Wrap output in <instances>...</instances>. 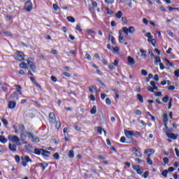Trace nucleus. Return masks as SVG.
<instances>
[{
    "label": "nucleus",
    "instance_id": "nucleus-35",
    "mask_svg": "<svg viewBox=\"0 0 179 179\" xmlns=\"http://www.w3.org/2000/svg\"><path fill=\"white\" fill-rule=\"evenodd\" d=\"M103 131V129H102V128L100 127H98L96 128V132H98L99 134V135H101Z\"/></svg>",
    "mask_w": 179,
    "mask_h": 179
},
{
    "label": "nucleus",
    "instance_id": "nucleus-25",
    "mask_svg": "<svg viewBox=\"0 0 179 179\" xmlns=\"http://www.w3.org/2000/svg\"><path fill=\"white\" fill-rule=\"evenodd\" d=\"M115 17H116L117 19H121V17H122V12L118 11V12L115 14Z\"/></svg>",
    "mask_w": 179,
    "mask_h": 179
},
{
    "label": "nucleus",
    "instance_id": "nucleus-38",
    "mask_svg": "<svg viewBox=\"0 0 179 179\" xmlns=\"http://www.w3.org/2000/svg\"><path fill=\"white\" fill-rule=\"evenodd\" d=\"M41 164L42 169L43 170H45L46 167H48V164H47V163H42Z\"/></svg>",
    "mask_w": 179,
    "mask_h": 179
},
{
    "label": "nucleus",
    "instance_id": "nucleus-60",
    "mask_svg": "<svg viewBox=\"0 0 179 179\" xmlns=\"http://www.w3.org/2000/svg\"><path fill=\"white\" fill-rule=\"evenodd\" d=\"M167 171H169V173H173V171H174V168L173 166L169 167Z\"/></svg>",
    "mask_w": 179,
    "mask_h": 179
},
{
    "label": "nucleus",
    "instance_id": "nucleus-1",
    "mask_svg": "<svg viewBox=\"0 0 179 179\" xmlns=\"http://www.w3.org/2000/svg\"><path fill=\"white\" fill-rule=\"evenodd\" d=\"M20 68H22V69H28V75H31V76H33V73H36V65L33 62V59H28L27 60V62H23L20 64ZM31 69V71H30Z\"/></svg>",
    "mask_w": 179,
    "mask_h": 179
},
{
    "label": "nucleus",
    "instance_id": "nucleus-64",
    "mask_svg": "<svg viewBox=\"0 0 179 179\" xmlns=\"http://www.w3.org/2000/svg\"><path fill=\"white\" fill-rule=\"evenodd\" d=\"M155 62H160V61H162V60L160 59V57H155Z\"/></svg>",
    "mask_w": 179,
    "mask_h": 179
},
{
    "label": "nucleus",
    "instance_id": "nucleus-54",
    "mask_svg": "<svg viewBox=\"0 0 179 179\" xmlns=\"http://www.w3.org/2000/svg\"><path fill=\"white\" fill-rule=\"evenodd\" d=\"M106 12H107L108 15H113V10H111L108 8H106Z\"/></svg>",
    "mask_w": 179,
    "mask_h": 179
},
{
    "label": "nucleus",
    "instance_id": "nucleus-32",
    "mask_svg": "<svg viewBox=\"0 0 179 179\" xmlns=\"http://www.w3.org/2000/svg\"><path fill=\"white\" fill-rule=\"evenodd\" d=\"M137 97H138V100H139V101L141 102V103H143V96H142V95H141V94H138L137 95Z\"/></svg>",
    "mask_w": 179,
    "mask_h": 179
},
{
    "label": "nucleus",
    "instance_id": "nucleus-33",
    "mask_svg": "<svg viewBox=\"0 0 179 179\" xmlns=\"http://www.w3.org/2000/svg\"><path fill=\"white\" fill-rule=\"evenodd\" d=\"M140 52L141 53V57L146 58V51L143 50H140Z\"/></svg>",
    "mask_w": 179,
    "mask_h": 179
},
{
    "label": "nucleus",
    "instance_id": "nucleus-3",
    "mask_svg": "<svg viewBox=\"0 0 179 179\" xmlns=\"http://www.w3.org/2000/svg\"><path fill=\"white\" fill-rule=\"evenodd\" d=\"M123 31L125 34H127V36H128V34H134V33H135V27H129V28H127V27H123Z\"/></svg>",
    "mask_w": 179,
    "mask_h": 179
},
{
    "label": "nucleus",
    "instance_id": "nucleus-43",
    "mask_svg": "<svg viewBox=\"0 0 179 179\" xmlns=\"http://www.w3.org/2000/svg\"><path fill=\"white\" fill-rule=\"evenodd\" d=\"M125 141H127V138L124 136L121 137L120 142H121V143H125Z\"/></svg>",
    "mask_w": 179,
    "mask_h": 179
},
{
    "label": "nucleus",
    "instance_id": "nucleus-55",
    "mask_svg": "<svg viewBox=\"0 0 179 179\" xmlns=\"http://www.w3.org/2000/svg\"><path fill=\"white\" fill-rule=\"evenodd\" d=\"M63 75H64V76H66V78H71V74H69V73L64 72V73H63Z\"/></svg>",
    "mask_w": 179,
    "mask_h": 179
},
{
    "label": "nucleus",
    "instance_id": "nucleus-15",
    "mask_svg": "<svg viewBox=\"0 0 179 179\" xmlns=\"http://www.w3.org/2000/svg\"><path fill=\"white\" fill-rule=\"evenodd\" d=\"M166 136H168V138H169V139H177V136H176V134H173V133H166Z\"/></svg>",
    "mask_w": 179,
    "mask_h": 179
},
{
    "label": "nucleus",
    "instance_id": "nucleus-41",
    "mask_svg": "<svg viewBox=\"0 0 179 179\" xmlns=\"http://www.w3.org/2000/svg\"><path fill=\"white\" fill-rule=\"evenodd\" d=\"M162 101H163L164 103H167V101H169V96L166 95L165 97H164V98L162 99Z\"/></svg>",
    "mask_w": 179,
    "mask_h": 179
},
{
    "label": "nucleus",
    "instance_id": "nucleus-11",
    "mask_svg": "<svg viewBox=\"0 0 179 179\" xmlns=\"http://www.w3.org/2000/svg\"><path fill=\"white\" fill-rule=\"evenodd\" d=\"M10 99H12V100H19V94H17V92H14L10 95Z\"/></svg>",
    "mask_w": 179,
    "mask_h": 179
},
{
    "label": "nucleus",
    "instance_id": "nucleus-10",
    "mask_svg": "<svg viewBox=\"0 0 179 179\" xmlns=\"http://www.w3.org/2000/svg\"><path fill=\"white\" fill-rule=\"evenodd\" d=\"M49 120L50 124H55L57 119L55 117V114H54V113H50L49 114Z\"/></svg>",
    "mask_w": 179,
    "mask_h": 179
},
{
    "label": "nucleus",
    "instance_id": "nucleus-48",
    "mask_svg": "<svg viewBox=\"0 0 179 179\" xmlns=\"http://www.w3.org/2000/svg\"><path fill=\"white\" fill-rule=\"evenodd\" d=\"M148 53L151 55L152 57H155V55L153 54L152 49L148 50Z\"/></svg>",
    "mask_w": 179,
    "mask_h": 179
},
{
    "label": "nucleus",
    "instance_id": "nucleus-7",
    "mask_svg": "<svg viewBox=\"0 0 179 179\" xmlns=\"http://www.w3.org/2000/svg\"><path fill=\"white\" fill-rule=\"evenodd\" d=\"M124 134L129 139H132V137L135 136V132L134 131L124 130Z\"/></svg>",
    "mask_w": 179,
    "mask_h": 179
},
{
    "label": "nucleus",
    "instance_id": "nucleus-31",
    "mask_svg": "<svg viewBox=\"0 0 179 179\" xmlns=\"http://www.w3.org/2000/svg\"><path fill=\"white\" fill-rule=\"evenodd\" d=\"M24 160H25V162H27V163H31V159H30V157H29V156H25L24 158Z\"/></svg>",
    "mask_w": 179,
    "mask_h": 179
},
{
    "label": "nucleus",
    "instance_id": "nucleus-37",
    "mask_svg": "<svg viewBox=\"0 0 179 179\" xmlns=\"http://www.w3.org/2000/svg\"><path fill=\"white\" fill-rule=\"evenodd\" d=\"M113 52H120V47L116 46V47L113 48Z\"/></svg>",
    "mask_w": 179,
    "mask_h": 179
},
{
    "label": "nucleus",
    "instance_id": "nucleus-57",
    "mask_svg": "<svg viewBox=\"0 0 179 179\" xmlns=\"http://www.w3.org/2000/svg\"><path fill=\"white\" fill-rule=\"evenodd\" d=\"M148 176H149V171H145L143 174L144 178H148Z\"/></svg>",
    "mask_w": 179,
    "mask_h": 179
},
{
    "label": "nucleus",
    "instance_id": "nucleus-47",
    "mask_svg": "<svg viewBox=\"0 0 179 179\" xmlns=\"http://www.w3.org/2000/svg\"><path fill=\"white\" fill-rule=\"evenodd\" d=\"M172 101H173V98H171L170 101H169V105H168L169 110H170L171 108V102Z\"/></svg>",
    "mask_w": 179,
    "mask_h": 179
},
{
    "label": "nucleus",
    "instance_id": "nucleus-20",
    "mask_svg": "<svg viewBox=\"0 0 179 179\" xmlns=\"http://www.w3.org/2000/svg\"><path fill=\"white\" fill-rule=\"evenodd\" d=\"M68 156L70 159H73V157H75V152H73V150H71L69 152Z\"/></svg>",
    "mask_w": 179,
    "mask_h": 179
},
{
    "label": "nucleus",
    "instance_id": "nucleus-22",
    "mask_svg": "<svg viewBox=\"0 0 179 179\" xmlns=\"http://www.w3.org/2000/svg\"><path fill=\"white\" fill-rule=\"evenodd\" d=\"M67 20L69 22H71V23H75V22H76V20H75V17H73L72 16H68L67 17Z\"/></svg>",
    "mask_w": 179,
    "mask_h": 179
},
{
    "label": "nucleus",
    "instance_id": "nucleus-62",
    "mask_svg": "<svg viewBox=\"0 0 179 179\" xmlns=\"http://www.w3.org/2000/svg\"><path fill=\"white\" fill-rule=\"evenodd\" d=\"M76 30H78V31H80V33H82V29H80V27L79 25L76 26Z\"/></svg>",
    "mask_w": 179,
    "mask_h": 179
},
{
    "label": "nucleus",
    "instance_id": "nucleus-44",
    "mask_svg": "<svg viewBox=\"0 0 179 179\" xmlns=\"http://www.w3.org/2000/svg\"><path fill=\"white\" fill-rule=\"evenodd\" d=\"M168 9L169 10V12H171V10H179L178 8H173V7H171V6H168Z\"/></svg>",
    "mask_w": 179,
    "mask_h": 179
},
{
    "label": "nucleus",
    "instance_id": "nucleus-24",
    "mask_svg": "<svg viewBox=\"0 0 179 179\" xmlns=\"http://www.w3.org/2000/svg\"><path fill=\"white\" fill-rule=\"evenodd\" d=\"M168 173H169V171L167 169H165L162 172V176H163V177H164V178H167Z\"/></svg>",
    "mask_w": 179,
    "mask_h": 179
},
{
    "label": "nucleus",
    "instance_id": "nucleus-14",
    "mask_svg": "<svg viewBox=\"0 0 179 179\" xmlns=\"http://www.w3.org/2000/svg\"><path fill=\"white\" fill-rule=\"evenodd\" d=\"M133 150L135 152V156H136V157H142V152H141V151L138 150L136 148H134Z\"/></svg>",
    "mask_w": 179,
    "mask_h": 179
},
{
    "label": "nucleus",
    "instance_id": "nucleus-63",
    "mask_svg": "<svg viewBox=\"0 0 179 179\" xmlns=\"http://www.w3.org/2000/svg\"><path fill=\"white\" fill-rule=\"evenodd\" d=\"M114 66H118V60L115 59L113 62Z\"/></svg>",
    "mask_w": 179,
    "mask_h": 179
},
{
    "label": "nucleus",
    "instance_id": "nucleus-8",
    "mask_svg": "<svg viewBox=\"0 0 179 179\" xmlns=\"http://www.w3.org/2000/svg\"><path fill=\"white\" fill-rule=\"evenodd\" d=\"M34 153H35V155H45V153H50V152L45 151V150H44V149L40 150V149L36 148L34 150Z\"/></svg>",
    "mask_w": 179,
    "mask_h": 179
},
{
    "label": "nucleus",
    "instance_id": "nucleus-42",
    "mask_svg": "<svg viewBox=\"0 0 179 179\" xmlns=\"http://www.w3.org/2000/svg\"><path fill=\"white\" fill-rule=\"evenodd\" d=\"M165 61L166 62V65H170V66H174V64L171 62H170V61H169V59H165Z\"/></svg>",
    "mask_w": 179,
    "mask_h": 179
},
{
    "label": "nucleus",
    "instance_id": "nucleus-2",
    "mask_svg": "<svg viewBox=\"0 0 179 179\" xmlns=\"http://www.w3.org/2000/svg\"><path fill=\"white\" fill-rule=\"evenodd\" d=\"M27 135L28 138H29V139H31V142H36V143L40 142V139H38V137L35 136L31 132L27 133L26 129L23 130L22 131H20L21 141L24 142V141H26Z\"/></svg>",
    "mask_w": 179,
    "mask_h": 179
},
{
    "label": "nucleus",
    "instance_id": "nucleus-16",
    "mask_svg": "<svg viewBox=\"0 0 179 179\" xmlns=\"http://www.w3.org/2000/svg\"><path fill=\"white\" fill-rule=\"evenodd\" d=\"M163 122L164 124H169V117L167 113H164L163 115Z\"/></svg>",
    "mask_w": 179,
    "mask_h": 179
},
{
    "label": "nucleus",
    "instance_id": "nucleus-17",
    "mask_svg": "<svg viewBox=\"0 0 179 179\" xmlns=\"http://www.w3.org/2000/svg\"><path fill=\"white\" fill-rule=\"evenodd\" d=\"M128 62L130 65H135V59L134 58L131 57V56H129L127 57Z\"/></svg>",
    "mask_w": 179,
    "mask_h": 179
},
{
    "label": "nucleus",
    "instance_id": "nucleus-61",
    "mask_svg": "<svg viewBox=\"0 0 179 179\" xmlns=\"http://www.w3.org/2000/svg\"><path fill=\"white\" fill-rule=\"evenodd\" d=\"M143 23H144V24H148L149 22L148 21V20L146 18H143Z\"/></svg>",
    "mask_w": 179,
    "mask_h": 179
},
{
    "label": "nucleus",
    "instance_id": "nucleus-30",
    "mask_svg": "<svg viewBox=\"0 0 179 179\" xmlns=\"http://www.w3.org/2000/svg\"><path fill=\"white\" fill-rule=\"evenodd\" d=\"M85 59H87L88 61H92V56L89 53H86Z\"/></svg>",
    "mask_w": 179,
    "mask_h": 179
},
{
    "label": "nucleus",
    "instance_id": "nucleus-18",
    "mask_svg": "<svg viewBox=\"0 0 179 179\" xmlns=\"http://www.w3.org/2000/svg\"><path fill=\"white\" fill-rule=\"evenodd\" d=\"M8 148L12 152H16V145L9 144Z\"/></svg>",
    "mask_w": 179,
    "mask_h": 179
},
{
    "label": "nucleus",
    "instance_id": "nucleus-51",
    "mask_svg": "<svg viewBox=\"0 0 179 179\" xmlns=\"http://www.w3.org/2000/svg\"><path fill=\"white\" fill-rule=\"evenodd\" d=\"M15 159V161L17 162V163H20V157H19V155H16Z\"/></svg>",
    "mask_w": 179,
    "mask_h": 179
},
{
    "label": "nucleus",
    "instance_id": "nucleus-9",
    "mask_svg": "<svg viewBox=\"0 0 179 179\" xmlns=\"http://www.w3.org/2000/svg\"><path fill=\"white\" fill-rule=\"evenodd\" d=\"M8 139L9 141H11V142H13V143H16L17 142H19V141H20V138H19V137H17V136H8Z\"/></svg>",
    "mask_w": 179,
    "mask_h": 179
},
{
    "label": "nucleus",
    "instance_id": "nucleus-34",
    "mask_svg": "<svg viewBox=\"0 0 179 179\" xmlns=\"http://www.w3.org/2000/svg\"><path fill=\"white\" fill-rule=\"evenodd\" d=\"M167 124L168 123H166V124H164V132L167 134H169V127L167 126Z\"/></svg>",
    "mask_w": 179,
    "mask_h": 179
},
{
    "label": "nucleus",
    "instance_id": "nucleus-12",
    "mask_svg": "<svg viewBox=\"0 0 179 179\" xmlns=\"http://www.w3.org/2000/svg\"><path fill=\"white\" fill-rule=\"evenodd\" d=\"M16 107V102L11 101L8 102V108H10V110H13Z\"/></svg>",
    "mask_w": 179,
    "mask_h": 179
},
{
    "label": "nucleus",
    "instance_id": "nucleus-21",
    "mask_svg": "<svg viewBox=\"0 0 179 179\" xmlns=\"http://www.w3.org/2000/svg\"><path fill=\"white\" fill-rule=\"evenodd\" d=\"M0 142L1 143H6V142H8V139L3 136H0Z\"/></svg>",
    "mask_w": 179,
    "mask_h": 179
},
{
    "label": "nucleus",
    "instance_id": "nucleus-36",
    "mask_svg": "<svg viewBox=\"0 0 179 179\" xmlns=\"http://www.w3.org/2000/svg\"><path fill=\"white\" fill-rule=\"evenodd\" d=\"M19 129H20V132H22V131H24L26 129H24V125L21 124L19 125Z\"/></svg>",
    "mask_w": 179,
    "mask_h": 179
},
{
    "label": "nucleus",
    "instance_id": "nucleus-19",
    "mask_svg": "<svg viewBox=\"0 0 179 179\" xmlns=\"http://www.w3.org/2000/svg\"><path fill=\"white\" fill-rule=\"evenodd\" d=\"M122 31H119V41L120 43H122V41H125V38H124V36H122V34H121Z\"/></svg>",
    "mask_w": 179,
    "mask_h": 179
},
{
    "label": "nucleus",
    "instance_id": "nucleus-39",
    "mask_svg": "<svg viewBox=\"0 0 179 179\" xmlns=\"http://www.w3.org/2000/svg\"><path fill=\"white\" fill-rule=\"evenodd\" d=\"M1 121H2L3 124V125H5V127H6V125H8V120H6V119L2 118Z\"/></svg>",
    "mask_w": 179,
    "mask_h": 179
},
{
    "label": "nucleus",
    "instance_id": "nucleus-5",
    "mask_svg": "<svg viewBox=\"0 0 179 179\" xmlns=\"http://www.w3.org/2000/svg\"><path fill=\"white\" fill-rule=\"evenodd\" d=\"M133 169L136 171L137 174L143 173V168L141 167L139 165H133Z\"/></svg>",
    "mask_w": 179,
    "mask_h": 179
},
{
    "label": "nucleus",
    "instance_id": "nucleus-28",
    "mask_svg": "<svg viewBox=\"0 0 179 179\" xmlns=\"http://www.w3.org/2000/svg\"><path fill=\"white\" fill-rule=\"evenodd\" d=\"M147 163L148 164H150V166H152L153 164V162L152 161V159H150V157L148 156L147 157Z\"/></svg>",
    "mask_w": 179,
    "mask_h": 179
},
{
    "label": "nucleus",
    "instance_id": "nucleus-4",
    "mask_svg": "<svg viewBox=\"0 0 179 179\" xmlns=\"http://www.w3.org/2000/svg\"><path fill=\"white\" fill-rule=\"evenodd\" d=\"M24 9L27 10V12H31V9H33V3H31L30 0L27 1Z\"/></svg>",
    "mask_w": 179,
    "mask_h": 179
},
{
    "label": "nucleus",
    "instance_id": "nucleus-58",
    "mask_svg": "<svg viewBox=\"0 0 179 179\" xmlns=\"http://www.w3.org/2000/svg\"><path fill=\"white\" fill-rule=\"evenodd\" d=\"M147 89H148V92H151V93H153V92H154L153 87L148 86Z\"/></svg>",
    "mask_w": 179,
    "mask_h": 179
},
{
    "label": "nucleus",
    "instance_id": "nucleus-13",
    "mask_svg": "<svg viewBox=\"0 0 179 179\" xmlns=\"http://www.w3.org/2000/svg\"><path fill=\"white\" fill-rule=\"evenodd\" d=\"M144 153L145 155H148V156H152V155H153V153H155V150H152V149H147L145 150Z\"/></svg>",
    "mask_w": 179,
    "mask_h": 179
},
{
    "label": "nucleus",
    "instance_id": "nucleus-6",
    "mask_svg": "<svg viewBox=\"0 0 179 179\" xmlns=\"http://www.w3.org/2000/svg\"><path fill=\"white\" fill-rule=\"evenodd\" d=\"M16 59L17 61H24V54L20 51H17Z\"/></svg>",
    "mask_w": 179,
    "mask_h": 179
},
{
    "label": "nucleus",
    "instance_id": "nucleus-40",
    "mask_svg": "<svg viewBox=\"0 0 179 179\" xmlns=\"http://www.w3.org/2000/svg\"><path fill=\"white\" fill-rule=\"evenodd\" d=\"M53 157H55V159H56V160H59V155L58 154V152H56L53 155Z\"/></svg>",
    "mask_w": 179,
    "mask_h": 179
},
{
    "label": "nucleus",
    "instance_id": "nucleus-29",
    "mask_svg": "<svg viewBox=\"0 0 179 179\" xmlns=\"http://www.w3.org/2000/svg\"><path fill=\"white\" fill-rule=\"evenodd\" d=\"M97 113L96 106H94L91 110V114H96Z\"/></svg>",
    "mask_w": 179,
    "mask_h": 179
},
{
    "label": "nucleus",
    "instance_id": "nucleus-23",
    "mask_svg": "<svg viewBox=\"0 0 179 179\" xmlns=\"http://www.w3.org/2000/svg\"><path fill=\"white\" fill-rule=\"evenodd\" d=\"M16 90L17 93H19V94H22V87L20 85H15Z\"/></svg>",
    "mask_w": 179,
    "mask_h": 179
},
{
    "label": "nucleus",
    "instance_id": "nucleus-45",
    "mask_svg": "<svg viewBox=\"0 0 179 179\" xmlns=\"http://www.w3.org/2000/svg\"><path fill=\"white\" fill-rule=\"evenodd\" d=\"M141 74L143 75V76H148V71H146L145 69H143L141 70Z\"/></svg>",
    "mask_w": 179,
    "mask_h": 179
},
{
    "label": "nucleus",
    "instance_id": "nucleus-53",
    "mask_svg": "<svg viewBox=\"0 0 179 179\" xmlns=\"http://www.w3.org/2000/svg\"><path fill=\"white\" fill-rule=\"evenodd\" d=\"M53 9H55V10H58V9H59V7L57 4H53Z\"/></svg>",
    "mask_w": 179,
    "mask_h": 179
},
{
    "label": "nucleus",
    "instance_id": "nucleus-26",
    "mask_svg": "<svg viewBox=\"0 0 179 179\" xmlns=\"http://www.w3.org/2000/svg\"><path fill=\"white\" fill-rule=\"evenodd\" d=\"M112 90H113V92H114V93L116 96V99H120V94H118V90L113 89Z\"/></svg>",
    "mask_w": 179,
    "mask_h": 179
},
{
    "label": "nucleus",
    "instance_id": "nucleus-46",
    "mask_svg": "<svg viewBox=\"0 0 179 179\" xmlns=\"http://www.w3.org/2000/svg\"><path fill=\"white\" fill-rule=\"evenodd\" d=\"M163 161H164V164H169V158L165 157H164Z\"/></svg>",
    "mask_w": 179,
    "mask_h": 179
},
{
    "label": "nucleus",
    "instance_id": "nucleus-59",
    "mask_svg": "<svg viewBox=\"0 0 179 179\" xmlns=\"http://www.w3.org/2000/svg\"><path fill=\"white\" fill-rule=\"evenodd\" d=\"M154 80L159 82V76L157 74L154 76Z\"/></svg>",
    "mask_w": 179,
    "mask_h": 179
},
{
    "label": "nucleus",
    "instance_id": "nucleus-52",
    "mask_svg": "<svg viewBox=\"0 0 179 179\" xmlns=\"http://www.w3.org/2000/svg\"><path fill=\"white\" fill-rule=\"evenodd\" d=\"M174 75H175V76H176V78H179V69L176 70L174 72Z\"/></svg>",
    "mask_w": 179,
    "mask_h": 179
},
{
    "label": "nucleus",
    "instance_id": "nucleus-50",
    "mask_svg": "<svg viewBox=\"0 0 179 179\" xmlns=\"http://www.w3.org/2000/svg\"><path fill=\"white\" fill-rule=\"evenodd\" d=\"M106 103L108 104V106H110V104H111V100H110L109 98H106Z\"/></svg>",
    "mask_w": 179,
    "mask_h": 179
},
{
    "label": "nucleus",
    "instance_id": "nucleus-56",
    "mask_svg": "<svg viewBox=\"0 0 179 179\" xmlns=\"http://www.w3.org/2000/svg\"><path fill=\"white\" fill-rule=\"evenodd\" d=\"M136 115H141V114H142V112L141 111V110L137 109L136 110Z\"/></svg>",
    "mask_w": 179,
    "mask_h": 179
},
{
    "label": "nucleus",
    "instance_id": "nucleus-49",
    "mask_svg": "<svg viewBox=\"0 0 179 179\" xmlns=\"http://www.w3.org/2000/svg\"><path fill=\"white\" fill-rule=\"evenodd\" d=\"M60 127H61V122H56V128H57V129H59Z\"/></svg>",
    "mask_w": 179,
    "mask_h": 179
},
{
    "label": "nucleus",
    "instance_id": "nucleus-27",
    "mask_svg": "<svg viewBox=\"0 0 179 179\" xmlns=\"http://www.w3.org/2000/svg\"><path fill=\"white\" fill-rule=\"evenodd\" d=\"M145 37H148L149 42H150V38H153V36H152V34H150V32L147 33L145 34Z\"/></svg>",
    "mask_w": 179,
    "mask_h": 179
}]
</instances>
